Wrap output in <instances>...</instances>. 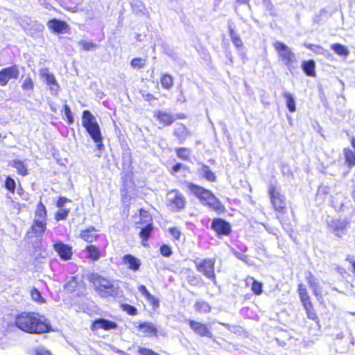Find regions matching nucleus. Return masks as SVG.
Here are the masks:
<instances>
[{
    "mask_svg": "<svg viewBox=\"0 0 355 355\" xmlns=\"http://www.w3.org/2000/svg\"><path fill=\"white\" fill-rule=\"evenodd\" d=\"M15 325L29 334H42L51 331V325L47 319L35 313L24 312L18 315L15 318Z\"/></svg>",
    "mask_w": 355,
    "mask_h": 355,
    "instance_id": "1",
    "label": "nucleus"
},
{
    "mask_svg": "<svg viewBox=\"0 0 355 355\" xmlns=\"http://www.w3.org/2000/svg\"><path fill=\"white\" fill-rule=\"evenodd\" d=\"M185 184L189 191L197 197L203 205L216 211H221L224 208L220 200L211 191L192 182H186Z\"/></svg>",
    "mask_w": 355,
    "mask_h": 355,
    "instance_id": "2",
    "label": "nucleus"
},
{
    "mask_svg": "<svg viewBox=\"0 0 355 355\" xmlns=\"http://www.w3.org/2000/svg\"><path fill=\"white\" fill-rule=\"evenodd\" d=\"M91 281L96 291L102 297H115L120 295L121 291L118 286H115L110 280L98 274H93L91 276Z\"/></svg>",
    "mask_w": 355,
    "mask_h": 355,
    "instance_id": "3",
    "label": "nucleus"
},
{
    "mask_svg": "<svg viewBox=\"0 0 355 355\" xmlns=\"http://www.w3.org/2000/svg\"><path fill=\"white\" fill-rule=\"evenodd\" d=\"M82 125L93 141L98 140L102 136L100 126L89 110H85L83 112Z\"/></svg>",
    "mask_w": 355,
    "mask_h": 355,
    "instance_id": "4",
    "label": "nucleus"
},
{
    "mask_svg": "<svg viewBox=\"0 0 355 355\" xmlns=\"http://www.w3.org/2000/svg\"><path fill=\"white\" fill-rule=\"evenodd\" d=\"M14 19L24 31L32 37L36 33H42L44 30V26L43 24L29 16H15Z\"/></svg>",
    "mask_w": 355,
    "mask_h": 355,
    "instance_id": "5",
    "label": "nucleus"
},
{
    "mask_svg": "<svg viewBox=\"0 0 355 355\" xmlns=\"http://www.w3.org/2000/svg\"><path fill=\"white\" fill-rule=\"evenodd\" d=\"M273 46L278 53V56L281 61L286 66L290 71H292L293 64L296 62V56L291 49L281 42H276Z\"/></svg>",
    "mask_w": 355,
    "mask_h": 355,
    "instance_id": "6",
    "label": "nucleus"
},
{
    "mask_svg": "<svg viewBox=\"0 0 355 355\" xmlns=\"http://www.w3.org/2000/svg\"><path fill=\"white\" fill-rule=\"evenodd\" d=\"M167 206L173 211H179L184 209L186 199L183 194L177 189H172L166 195Z\"/></svg>",
    "mask_w": 355,
    "mask_h": 355,
    "instance_id": "7",
    "label": "nucleus"
},
{
    "mask_svg": "<svg viewBox=\"0 0 355 355\" xmlns=\"http://www.w3.org/2000/svg\"><path fill=\"white\" fill-rule=\"evenodd\" d=\"M196 269L198 272L203 274L207 279H211L216 283V275L214 272V259H205L201 261H194Z\"/></svg>",
    "mask_w": 355,
    "mask_h": 355,
    "instance_id": "8",
    "label": "nucleus"
},
{
    "mask_svg": "<svg viewBox=\"0 0 355 355\" xmlns=\"http://www.w3.org/2000/svg\"><path fill=\"white\" fill-rule=\"evenodd\" d=\"M268 192L275 209L279 212H284L286 209L285 197L282 194L280 189L270 184Z\"/></svg>",
    "mask_w": 355,
    "mask_h": 355,
    "instance_id": "9",
    "label": "nucleus"
},
{
    "mask_svg": "<svg viewBox=\"0 0 355 355\" xmlns=\"http://www.w3.org/2000/svg\"><path fill=\"white\" fill-rule=\"evenodd\" d=\"M40 75L46 85L49 86L51 94L53 96L57 95L60 89V85L58 83L55 76L49 71L48 68L40 69Z\"/></svg>",
    "mask_w": 355,
    "mask_h": 355,
    "instance_id": "10",
    "label": "nucleus"
},
{
    "mask_svg": "<svg viewBox=\"0 0 355 355\" xmlns=\"http://www.w3.org/2000/svg\"><path fill=\"white\" fill-rule=\"evenodd\" d=\"M211 228L216 232L218 237L228 236L232 232L230 224L220 218H215L212 220Z\"/></svg>",
    "mask_w": 355,
    "mask_h": 355,
    "instance_id": "11",
    "label": "nucleus"
},
{
    "mask_svg": "<svg viewBox=\"0 0 355 355\" xmlns=\"http://www.w3.org/2000/svg\"><path fill=\"white\" fill-rule=\"evenodd\" d=\"M19 70L17 65L5 67L0 70V86L6 85L10 79H17Z\"/></svg>",
    "mask_w": 355,
    "mask_h": 355,
    "instance_id": "12",
    "label": "nucleus"
},
{
    "mask_svg": "<svg viewBox=\"0 0 355 355\" xmlns=\"http://www.w3.org/2000/svg\"><path fill=\"white\" fill-rule=\"evenodd\" d=\"M46 25L54 34L67 33L70 30L69 24L65 21L56 18L49 20Z\"/></svg>",
    "mask_w": 355,
    "mask_h": 355,
    "instance_id": "13",
    "label": "nucleus"
},
{
    "mask_svg": "<svg viewBox=\"0 0 355 355\" xmlns=\"http://www.w3.org/2000/svg\"><path fill=\"white\" fill-rule=\"evenodd\" d=\"M349 225V222L346 219L332 220L329 223L330 229L338 237H342L346 234L347 228Z\"/></svg>",
    "mask_w": 355,
    "mask_h": 355,
    "instance_id": "14",
    "label": "nucleus"
},
{
    "mask_svg": "<svg viewBox=\"0 0 355 355\" xmlns=\"http://www.w3.org/2000/svg\"><path fill=\"white\" fill-rule=\"evenodd\" d=\"M189 324L191 329L198 336L202 337L205 336L210 338H214L212 332L205 324L192 320H189Z\"/></svg>",
    "mask_w": 355,
    "mask_h": 355,
    "instance_id": "15",
    "label": "nucleus"
},
{
    "mask_svg": "<svg viewBox=\"0 0 355 355\" xmlns=\"http://www.w3.org/2000/svg\"><path fill=\"white\" fill-rule=\"evenodd\" d=\"M154 117L166 126L171 125L176 120L175 114L160 110L154 111Z\"/></svg>",
    "mask_w": 355,
    "mask_h": 355,
    "instance_id": "16",
    "label": "nucleus"
},
{
    "mask_svg": "<svg viewBox=\"0 0 355 355\" xmlns=\"http://www.w3.org/2000/svg\"><path fill=\"white\" fill-rule=\"evenodd\" d=\"M54 250L59 257L64 261L71 259L72 256V248L62 242H57L53 245Z\"/></svg>",
    "mask_w": 355,
    "mask_h": 355,
    "instance_id": "17",
    "label": "nucleus"
},
{
    "mask_svg": "<svg viewBox=\"0 0 355 355\" xmlns=\"http://www.w3.org/2000/svg\"><path fill=\"white\" fill-rule=\"evenodd\" d=\"M116 322L105 319L103 318L96 319L92 325V330L94 331L97 329H103L104 330L108 331L112 329H115L117 327Z\"/></svg>",
    "mask_w": 355,
    "mask_h": 355,
    "instance_id": "18",
    "label": "nucleus"
},
{
    "mask_svg": "<svg viewBox=\"0 0 355 355\" xmlns=\"http://www.w3.org/2000/svg\"><path fill=\"white\" fill-rule=\"evenodd\" d=\"M46 223L44 220L35 219L31 227V231H28V235L34 234L35 236L40 238L42 237L46 227Z\"/></svg>",
    "mask_w": 355,
    "mask_h": 355,
    "instance_id": "19",
    "label": "nucleus"
},
{
    "mask_svg": "<svg viewBox=\"0 0 355 355\" xmlns=\"http://www.w3.org/2000/svg\"><path fill=\"white\" fill-rule=\"evenodd\" d=\"M123 262L124 264L127 265L128 268L132 271L139 270L141 265L140 259L130 254L123 256Z\"/></svg>",
    "mask_w": 355,
    "mask_h": 355,
    "instance_id": "20",
    "label": "nucleus"
},
{
    "mask_svg": "<svg viewBox=\"0 0 355 355\" xmlns=\"http://www.w3.org/2000/svg\"><path fill=\"white\" fill-rule=\"evenodd\" d=\"M173 135L178 139L180 144H183L187 138L190 136V132L184 125L180 123L174 129Z\"/></svg>",
    "mask_w": 355,
    "mask_h": 355,
    "instance_id": "21",
    "label": "nucleus"
},
{
    "mask_svg": "<svg viewBox=\"0 0 355 355\" xmlns=\"http://www.w3.org/2000/svg\"><path fill=\"white\" fill-rule=\"evenodd\" d=\"M87 257L92 261H97L101 257V251L94 245H89L85 248Z\"/></svg>",
    "mask_w": 355,
    "mask_h": 355,
    "instance_id": "22",
    "label": "nucleus"
},
{
    "mask_svg": "<svg viewBox=\"0 0 355 355\" xmlns=\"http://www.w3.org/2000/svg\"><path fill=\"white\" fill-rule=\"evenodd\" d=\"M302 69L308 76H315V63L313 60H304L302 63Z\"/></svg>",
    "mask_w": 355,
    "mask_h": 355,
    "instance_id": "23",
    "label": "nucleus"
},
{
    "mask_svg": "<svg viewBox=\"0 0 355 355\" xmlns=\"http://www.w3.org/2000/svg\"><path fill=\"white\" fill-rule=\"evenodd\" d=\"M153 230V223H147L141 228L139 236L142 239V245H146L145 242L148 241Z\"/></svg>",
    "mask_w": 355,
    "mask_h": 355,
    "instance_id": "24",
    "label": "nucleus"
},
{
    "mask_svg": "<svg viewBox=\"0 0 355 355\" xmlns=\"http://www.w3.org/2000/svg\"><path fill=\"white\" fill-rule=\"evenodd\" d=\"M138 328L148 336H155L157 332V328L152 323L148 322L139 324Z\"/></svg>",
    "mask_w": 355,
    "mask_h": 355,
    "instance_id": "25",
    "label": "nucleus"
},
{
    "mask_svg": "<svg viewBox=\"0 0 355 355\" xmlns=\"http://www.w3.org/2000/svg\"><path fill=\"white\" fill-rule=\"evenodd\" d=\"M199 173L202 177L209 182H215L216 177L210 168L204 164H201V168L199 169Z\"/></svg>",
    "mask_w": 355,
    "mask_h": 355,
    "instance_id": "26",
    "label": "nucleus"
},
{
    "mask_svg": "<svg viewBox=\"0 0 355 355\" xmlns=\"http://www.w3.org/2000/svg\"><path fill=\"white\" fill-rule=\"evenodd\" d=\"M96 230L94 227H89L88 229L82 231L80 237L88 243H92L97 236Z\"/></svg>",
    "mask_w": 355,
    "mask_h": 355,
    "instance_id": "27",
    "label": "nucleus"
},
{
    "mask_svg": "<svg viewBox=\"0 0 355 355\" xmlns=\"http://www.w3.org/2000/svg\"><path fill=\"white\" fill-rule=\"evenodd\" d=\"M138 291L142 295H144L149 302L152 303L153 306H159L157 300H156L155 297L150 293L144 285H140L138 287Z\"/></svg>",
    "mask_w": 355,
    "mask_h": 355,
    "instance_id": "28",
    "label": "nucleus"
},
{
    "mask_svg": "<svg viewBox=\"0 0 355 355\" xmlns=\"http://www.w3.org/2000/svg\"><path fill=\"white\" fill-rule=\"evenodd\" d=\"M344 157L345 163L349 168L355 166V152L349 148L344 149Z\"/></svg>",
    "mask_w": 355,
    "mask_h": 355,
    "instance_id": "29",
    "label": "nucleus"
},
{
    "mask_svg": "<svg viewBox=\"0 0 355 355\" xmlns=\"http://www.w3.org/2000/svg\"><path fill=\"white\" fill-rule=\"evenodd\" d=\"M283 96L286 98V107L291 112H294L296 110L295 101L294 96L289 92H284Z\"/></svg>",
    "mask_w": 355,
    "mask_h": 355,
    "instance_id": "30",
    "label": "nucleus"
},
{
    "mask_svg": "<svg viewBox=\"0 0 355 355\" xmlns=\"http://www.w3.org/2000/svg\"><path fill=\"white\" fill-rule=\"evenodd\" d=\"M331 49L338 55L340 56H347L349 53V51L347 46L335 43L331 44Z\"/></svg>",
    "mask_w": 355,
    "mask_h": 355,
    "instance_id": "31",
    "label": "nucleus"
},
{
    "mask_svg": "<svg viewBox=\"0 0 355 355\" xmlns=\"http://www.w3.org/2000/svg\"><path fill=\"white\" fill-rule=\"evenodd\" d=\"M12 166L15 167L17 169V171L19 174L25 176L28 174V170L25 164L21 160L16 159L13 161V163L11 164Z\"/></svg>",
    "mask_w": 355,
    "mask_h": 355,
    "instance_id": "32",
    "label": "nucleus"
},
{
    "mask_svg": "<svg viewBox=\"0 0 355 355\" xmlns=\"http://www.w3.org/2000/svg\"><path fill=\"white\" fill-rule=\"evenodd\" d=\"M195 309L198 312L209 313L211 311V306L209 304L203 300H198L195 304Z\"/></svg>",
    "mask_w": 355,
    "mask_h": 355,
    "instance_id": "33",
    "label": "nucleus"
},
{
    "mask_svg": "<svg viewBox=\"0 0 355 355\" xmlns=\"http://www.w3.org/2000/svg\"><path fill=\"white\" fill-rule=\"evenodd\" d=\"M79 284L76 277H71V279L64 284V290L67 293H72L76 291Z\"/></svg>",
    "mask_w": 355,
    "mask_h": 355,
    "instance_id": "34",
    "label": "nucleus"
},
{
    "mask_svg": "<svg viewBox=\"0 0 355 355\" xmlns=\"http://www.w3.org/2000/svg\"><path fill=\"white\" fill-rule=\"evenodd\" d=\"M175 152L178 158L183 160H189L191 153V150L187 148L181 147L176 148Z\"/></svg>",
    "mask_w": 355,
    "mask_h": 355,
    "instance_id": "35",
    "label": "nucleus"
},
{
    "mask_svg": "<svg viewBox=\"0 0 355 355\" xmlns=\"http://www.w3.org/2000/svg\"><path fill=\"white\" fill-rule=\"evenodd\" d=\"M162 86L166 89L172 87L173 84V78L168 73L164 74L160 80Z\"/></svg>",
    "mask_w": 355,
    "mask_h": 355,
    "instance_id": "36",
    "label": "nucleus"
},
{
    "mask_svg": "<svg viewBox=\"0 0 355 355\" xmlns=\"http://www.w3.org/2000/svg\"><path fill=\"white\" fill-rule=\"evenodd\" d=\"M78 45L82 47V50L85 51H93L98 47V45L92 41L82 40L79 41Z\"/></svg>",
    "mask_w": 355,
    "mask_h": 355,
    "instance_id": "37",
    "label": "nucleus"
},
{
    "mask_svg": "<svg viewBox=\"0 0 355 355\" xmlns=\"http://www.w3.org/2000/svg\"><path fill=\"white\" fill-rule=\"evenodd\" d=\"M252 282L251 289L253 293L256 295H260L262 293L263 285L261 282L255 280L254 278L250 277L248 279V284Z\"/></svg>",
    "mask_w": 355,
    "mask_h": 355,
    "instance_id": "38",
    "label": "nucleus"
},
{
    "mask_svg": "<svg viewBox=\"0 0 355 355\" xmlns=\"http://www.w3.org/2000/svg\"><path fill=\"white\" fill-rule=\"evenodd\" d=\"M146 64V60L141 58H135L130 62V65L132 68L137 69H143Z\"/></svg>",
    "mask_w": 355,
    "mask_h": 355,
    "instance_id": "39",
    "label": "nucleus"
},
{
    "mask_svg": "<svg viewBox=\"0 0 355 355\" xmlns=\"http://www.w3.org/2000/svg\"><path fill=\"white\" fill-rule=\"evenodd\" d=\"M329 12L324 9H321L318 14H315L313 17V21L314 24H320L324 17H329Z\"/></svg>",
    "mask_w": 355,
    "mask_h": 355,
    "instance_id": "40",
    "label": "nucleus"
},
{
    "mask_svg": "<svg viewBox=\"0 0 355 355\" xmlns=\"http://www.w3.org/2000/svg\"><path fill=\"white\" fill-rule=\"evenodd\" d=\"M36 216L39 217L41 219L45 220L46 217V209L45 206L43 205L42 202H40L37 205V209L35 211Z\"/></svg>",
    "mask_w": 355,
    "mask_h": 355,
    "instance_id": "41",
    "label": "nucleus"
},
{
    "mask_svg": "<svg viewBox=\"0 0 355 355\" xmlns=\"http://www.w3.org/2000/svg\"><path fill=\"white\" fill-rule=\"evenodd\" d=\"M131 7L132 10L136 13L144 12L145 10L144 4L139 0H132Z\"/></svg>",
    "mask_w": 355,
    "mask_h": 355,
    "instance_id": "42",
    "label": "nucleus"
},
{
    "mask_svg": "<svg viewBox=\"0 0 355 355\" xmlns=\"http://www.w3.org/2000/svg\"><path fill=\"white\" fill-rule=\"evenodd\" d=\"M4 185L6 189H8L10 192L12 193H15L16 189V182L12 178L8 176L6 178Z\"/></svg>",
    "mask_w": 355,
    "mask_h": 355,
    "instance_id": "43",
    "label": "nucleus"
},
{
    "mask_svg": "<svg viewBox=\"0 0 355 355\" xmlns=\"http://www.w3.org/2000/svg\"><path fill=\"white\" fill-rule=\"evenodd\" d=\"M69 213V209L65 208L60 209L55 214V219L58 221L65 220Z\"/></svg>",
    "mask_w": 355,
    "mask_h": 355,
    "instance_id": "44",
    "label": "nucleus"
},
{
    "mask_svg": "<svg viewBox=\"0 0 355 355\" xmlns=\"http://www.w3.org/2000/svg\"><path fill=\"white\" fill-rule=\"evenodd\" d=\"M121 307L123 311H125L130 315H135L137 314V309L135 306L129 304H121Z\"/></svg>",
    "mask_w": 355,
    "mask_h": 355,
    "instance_id": "45",
    "label": "nucleus"
},
{
    "mask_svg": "<svg viewBox=\"0 0 355 355\" xmlns=\"http://www.w3.org/2000/svg\"><path fill=\"white\" fill-rule=\"evenodd\" d=\"M21 88L25 91H30L33 89L34 83L31 77L28 76L23 80Z\"/></svg>",
    "mask_w": 355,
    "mask_h": 355,
    "instance_id": "46",
    "label": "nucleus"
},
{
    "mask_svg": "<svg viewBox=\"0 0 355 355\" xmlns=\"http://www.w3.org/2000/svg\"><path fill=\"white\" fill-rule=\"evenodd\" d=\"M63 107H64V114L67 118V123L69 125L73 124L74 122V119H73V114H72L70 107L68 105L64 104Z\"/></svg>",
    "mask_w": 355,
    "mask_h": 355,
    "instance_id": "47",
    "label": "nucleus"
},
{
    "mask_svg": "<svg viewBox=\"0 0 355 355\" xmlns=\"http://www.w3.org/2000/svg\"><path fill=\"white\" fill-rule=\"evenodd\" d=\"M32 299L39 303L45 302L44 298L42 296L41 293L35 288H33L31 292Z\"/></svg>",
    "mask_w": 355,
    "mask_h": 355,
    "instance_id": "48",
    "label": "nucleus"
},
{
    "mask_svg": "<svg viewBox=\"0 0 355 355\" xmlns=\"http://www.w3.org/2000/svg\"><path fill=\"white\" fill-rule=\"evenodd\" d=\"M307 279L310 287L313 290H315V288L320 286L318 280L311 273H309Z\"/></svg>",
    "mask_w": 355,
    "mask_h": 355,
    "instance_id": "49",
    "label": "nucleus"
},
{
    "mask_svg": "<svg viewBox=\"0 0 355 355\" xmlns=\"http://www.w3.org/2000/svg\"><path fill=\"white\" fill-rule=\"evenodd\" d=\"M304 308L305 309L306 314H307V317L309 319H311L312 320H315L318 318L317 314H316L315 311H314L313 304L309 305V306H305Z\"/></svg>",
    "mask_w": 355,
    "mask_h": 355,
    "instance_id": "50",
    "label": "nucleus"
},
{
    "mask_svg": "<svg viewBox=\"0 0 355 355\" xmlns=\"http://www.w3.org/2000/svg\"><path fill=\"white\" fill-rule=\"evenodd\" d=\"M160 253L162 256L169 257L172 254L171 248L166 244H163L160 247Z\"/></svg>",
    "mask_w": 355,
    "mask_h": 355,
    "instance_id": "51",
    "label": "nucleus"
},
{
    "mask_svg": "<svg viewBox=\"0 0 355 355\" xmlns=\"http://www.w3.org/2000/svg\"><path fill=\"white\" fill-rule=\"evenodd\" d=\"M263 4L266 6L267 10L270 12L271 15H277L275 6L272 3V2L270 0H263Z\"/></svg>",
    "mask_w": 355,
    "mask_h": 355,
    "instance_id": "52",
    "label": "nucleus"
},
{
    "mask_svg": "<svg viewBox=\"0 0 355 355\" xmlns=\"http://www.w3.org/2000/svg\"><path fill=\"white\" fill-rule=\"evenodd\" d=\"M227 28H228V32H229L230 38H232L234 35H238L235 30L236 27H235L234 23L233 22V21L232 19H229L227 21Z\"/></svg>",
    "mask_w": 355,
    "mask_h": 355,
    "instance_id": "53",
    "label": "nucleus"
},
{
    "mask_svg": "<svg viewBox=\"0 0 355 355\" xmlns=\"http://www.w3.org/2000/svg\"><path fill=\"white\" fill-rule=\"evenodd\" d=\"M307 47H308V49L315 52L316 53L324 54L327 51L322 46L314 45V44H309V45H308Z\"/></svg>",
    "mask_w": 355,
    "mask_h": 355,
    "instance_id": "54",
    "label": "nucleus"
},
{
    "mask_svg": "<svg viewBox=\"0 0 355 355\" xmlns=\"http://www.w3.org/2000/svg\"><path fill=\"white\" fill-rule=\"evenodd\" d=\"M232 251L233 254L236 258H238L239 259H240V260H241V261H244V262H245L247 263H248L249 258H248V257L247 255H245V254H242V253H241V252H238V251H236V250H235L234 249Z\"/></svg>",
    "mask_w": 355,
    "mask_h": 355,
    "instance_id": "55",
    "label": "nucleus"
},
{
    "mask_svg": "<svg viewBox=\"0 0 355 355\" xmlns=\"http://www.w3.org/2000/svg\"><path fill=\"white\" fill-rule=\"evenodd\" d=\"M330 192V188L326 185H321L318 189V195H322L326 196Z\"/></svg>",
    "mask_w": 355,
    "mask_h": 355,
    "instance_id": "56",
    "label": "nucleus"
},
{
    "mask_svg": "<svg viewBox=\"0 0 355 355\" xmlns=\"http://www.w3.org/2000/svg\"><path fill=\"white\" fill-rule=\"evenodd\" d=\"M138 352L141 355H159L154 351L144 347H139Z\"/></svg>",
    "mask_w": 355,
    "mask_h": 355,
    "instance_id": "57",
    "label": "nucleus"
},
{
    "mask_svg": "<svg viewBox=\"0 0 355 355\" xmlns=\"http://www.w3.org/2000/svg\"><path fill=\"white\" fill-rule=\"evenodd\" d=\"M300 297L303 304L304 307L309 306V305L312 304L309 295H304L303 296H301Z\"/></svg>",
    "mask_w": 355,
    "mask_h": 355,
    "instance_id": "58",
    "label": "nucleus"
},
{
    "mask_svg": "<svg viewBox=\"0 0 355 355\" xmlns=\"http://www.w3.org/2000/svg\"><path fill=\"white\" fill-rule=\"evenodd\" d=\"M169 232L175 239H179L181 232L177 227H172L169 229Z\"/></svg>",
    "mask_w": 355,
    "mask_h": 355,
    "instance_id": "59",
    "label": "nucleus"
},
{
    "mask_svg": "<svg viewBox=\"0 0 355 355\" xmlns=\"http://www.w3.org/2000/svg\"><path fill=\"white\" fill-rule=\"evenodd\" d=\"M69 201L67 198L64 197H60L57 201V207L60 209L64 208V204Z\"/></svg>",
    "mask_w": 355,
    "mask_h": 355,
    "instance_id": "60",
    "label": "nucleus"
},
{
    "mask_svg": "<svg viewBox=\"0 0 355 355\" xmlns=\"http://www.w3.org/2000/svg\"><path fill=\"white\" fill-rule=\"evenodd\" d=\"M103 137L100 136L98 140L94 141L96 144V148L101 153L104 149V145L103 144Z\"/></svg>",
    "mask_w": 355,
    "mask_h": 355,
    "instance_id": "61",
    "label": "nucleus"
},
{
    "mask_svg": "<svg viewBox=\"0 0 355 355\" xmlns=\"http://www.w3.org/2000/svg\"><path fill=\"white\" fill-rule=\"evenodd\" d=\"M184 167V164L182 163H176L172 167V173H176L180 171L181 168Z\"/></svg>",
    "mask_w": 355,
    "mask_h": 355,
    "instance_id": "62",
    "label": "nucleus"
},
{
    "mask_svg": "<svg viewBox=\"0 0 355 355\" xmlns=\"http://www.w3.org/2000/svg\"><path fill=\"white\" fill-rule=\"evenodd\" d=\"M238 51H241L243 47V44L241 39L236 40L232 42Z\"/></svg>",
    "mask_w": 355,
    "mask_h": 355,
    "instance_id": "63",
    "label": "nucleus"
},
{
    "mask_svg": "<svg viewBox=\"0 0 355 355\" xmlns=\"http://www.w3.org/2000/svg\"><path fill=\"white\" fill-rule=\"evenodd\" d=\"M37 355H52L50 352L44 349H39L36 352Z\"/></svg>",
    "mask_w": 355,
    "mask_h": 355,
    "instance_id": "64",
    "label": "nucleus"
}]
</instances>
